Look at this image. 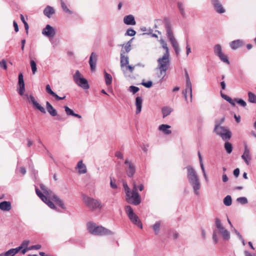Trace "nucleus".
<instances>
[{"label":"nucleus","mask_w":256,"mask_h":256,"mask_svg":"<svg viewBox=\"0 0 256 256\" xmlns=\"http://www.w3.org/2000/svg\"><path fill=\"white\" fill-rule=\"evenodd\" d=\"M46 108L48 112L52 116H58V112L56 109L54 108L52 105L48 102H46Z\"/></svg>","instance_id":"obj_27"},{"label":"nucleus","mask_w":256,"mask_h":256,"mask_svg":"<svg viewBox=\"0 0 256 256\" xmlns=\"http://www.w3.org/2000/svg\"><path fill=\"white\" fill-rule=\"evenodd\" d=\"M212 240L215 244H217L218 242V238L217 236V232L216 230H214L212 234Z\"/></svg>","instance_id":"obj_56"},{"label":"nucleus","mask_w":256,"mask_h":256,"mask_svg":"<svg viewBox=\"0 0 256 256\" xmlns=\"http://www.w3.org/2000/svg\"><path fill=\"white\" fill-rule=\"evenodd\" d=\"M124 164L128 165V168L126 170L127 176L129 178L132 177L136 172V167L134 164L128 159L124 161Z\"/></svg>","instance_id":"obj_12"},{"label":"nucleus","mask_w":256,"mask_h":256,"mask_svg":"<svg viewBox=\"0 0 256 256\" xmlns=\"http://www.w3.org/2000/svg\"><path fill=\"white\" fill-rule=\"evenodd\" d=\"M42 34L46 37L52 38L56 34V30L50 24H47L42 30Z\"/></svg>","instance_id":"obj_13"},{"label":"nucleus","mask_w":256,"mask_h":256,"mask_svg":"<svg viewBox=\"0 0 256 256\" xmlns=\"http://www.w3.org/2000/svg\"><path fill=\"white\" fill-rule=\"evenodd\" d=\"M120 60L121 70L122 72H124L125 71L124 68L128 65L129 60L128 57V56H124V52L123 49H122L120 51Z\"/></svg>","instance_id":"obj_15"},{"label":"nucleus","mask_w":256,"mask_h":256,"mask_svg":"<svg viewBox=\"0 0 256 256\" xmlns=\"http://www.w3.org/2000/svg\"><path fill=\"white\" fill-rule=\"evenodd\" d=\"M64 108L66 113L68 116H73L74 112L69 107H68V106H64Z\"/></svg>","instance_id":"obj_53"},{"label":"nucleus","mask_w":256,"mask_h":256,"mask_svg":"<svg viewBox=\"0 0 256 256\" xmlns=\"http://www.w3.org/2000/svg\"><path fill=\"white\" fill-rule=\"evenodd\" d=\"M110 186L112 188L116 189L118 188L117 184L116 183V180L114 178H110Z\"/></svg>","instance_id":"obj_52"},{"label":"nucleus","mask_w":256,"mask_h":256,"mask_svg":"<svg viewBox=\"0 0 256 256\" xmlns=\"http://www.w3.org/2000/svg\"><path fill=\"white\" fill-rule=\"evenodd\" d=\"M244 41L241 40H236L230 43V46L232 50H236L244 45Z\"/></svg>","instance_id":"obj_25"},{"label":"nucleus","mask_w":256,"mask_h":256,"mask_svg":"<svg viewBox=\"0 0 256 256\" xmlns=\"http://www.w3.org/2000/svg\"><path fill=\"white\" fill-rule=\"evenodd\" d=\"M218 56L219 57L220 60L222 62H225V63H226V64H230L229 60H228V58L226 56L224 55V54H223L222 53V54H220L219 56Z\"/></svg>","instance_id":"obj_45"},{"label":"nucleus","mask_w":256,"mask_h":256,"mask_svg":"<svg viewBox=\"0 0 256 256\" xmlns=\"http://www.w3.org/2000/svg\"><path fill=\"white\" fill-rule=\"evenodd\" d=\"M128 90L130 92H132L133 94H136L140 90L139 88L134 86H131L129 87Z\"/></svg>","instance_id":"obj_49"},{"label":"nucleus","mask_w":256,"mask_h":256,"mask_svg":"<svg viewBox=\"0 0 256 256\" xmlns=\"http://www.w3.org/2000/svg\"><path fill=\"white\" fill-rule=\"evenodd\" d=\"M12 208L11 202L9 201H3L0 202V209L8 212Z\"/></svg>","instance_id":"obj_26"},{"label":"nucleus","mask_w":256,"mask_h":256,"mask_svg":"<svg viewBox=\"0 0 256 256\" xmlns=\"http://www.w3.org/2000/svg\"><path fill=\"white\" fill-rule=\"evenodd\" d=\"M136 34V32L134 30H133L132 28H129L126 30V32L125 34V36H134Z\"/></svg>","instance_id":"obj_48"},{"label":"nucleus","mask_w":256,"mask_h":256,"mask_svg":"<svg viewBox=\"0 0 256 256\" xmlns=\"http://www.w3.org/2000/svg\"><path fill=\"white\" fill-rule=\"evenodd\" d=\"M104 78L106 81V84L107 86H109L112 83V76L104 71Z\"/></svg>","instance_id":"obj_37"},{"label":"nucleus","mask_w":256,"mask_h":256,"mask_svg":"<svg viewBox=\"0 0 256 256\" xmlns=\"http://www.w3.org/2000/svg\"><path fill=\"white\" fill-rule=\"evenodd\" d=\"M224 204L226 206H230L232 203V198L230 196H226L224 199Z\"/></svg>","instance_id":"obj_42"},{"label":"nucleus","mask_w":256,"mask_h":256,"mask_svg":"<svg viewBox=\"0 0 256 256\" xmlns=\"http://www.w3.org/2000/svg\"><path fill=\"white\" fill-rule=\"evenodd\" d=\"M46 204L51 208L53 209V210H56V207L55 205L50 200H48L46 202Z\"/></svg>","instance_id":"obj_58"},{"label":"nucleus","mask_w":256,"mask_h":256,"mask_svg":"<svg viewBox=\"0 0 256 256\" xmlns=\"http://www.w3.org/2000/svg\"><path fill=\"white\" fill-rule=\"evenodd\" d=\"M134 66H130V65H127L124 68V72H123V74H124V76H126V77H128V76H130V75H128V70L130 72V73H132L134 70Z\"/></svg>","instance_id":"obj_35"},{"label":"nucleus","mask_w":256,"mask_h":256,"mask_svg":"<svg viewBox=\"0 0 256 256\" xmlns=\"http://www.w3.org/2000/svg\"><path fill=\"white\" fill-rule=\"evenodd\" d=\"M224 148L228 154H230L232 153L233 149V146L232 144L230 142H226L224 143Z\"/></svg>","instance_id":"obj_36"},{"label":"nucleus","mask_w":256,"mask_h":256,"mask_svg":"<svg viewBox=\"0 0 256 256\" xmlns=\"http://www.w3.org/2000/svg\"><path fill=\"white\" fill-rule=\"evenodd\" d=\"M0 66L4 70L7 69L6 62L4 60H2L1 62H0Z\"/></svg>","instance_id":"obj_59"},{"label":"nucleus","mask_w":256,"mask_h":256,"mask_svg":"<svg viewBox=\"0 0 256 256\" xmlns=\"http://www.w3.org/2000/svg\"><path fill=\"white\" fill-rule=\"evenodd\" d=\"M248 101L251 103L256 104V96L252 92H248Z\"/></svg>","instance_id":"obj_41"},{"label":"nucleus","mask_w":256,"mask_h":256,"mask_svg":"<svg viewBox=\"0 0 256 256\" xmlns=\"http://www.w3.org/2000/svg\"><path fill=\"white\" fill-rule=\"evenodd\" d=\"M40 188L43 191L44 193L46 196L44 195V194L40 197V198L46 204V202L50 200L49 197L50 196V193L51 192L48 190L46 186L42 184H40Z\"/></svg>","instance_id":"obj_18"},{"label":"nucleus","mask_w":256,"mask_h":256,"mask_svg":"<svg viewBox=\"0 0 256 256\" xmlns=\"http://www.w3.org/2000/svg\"><path fill=\"white\" fill-rule=\"evenodd\" d=\"M125 210L128 217H130L134 214L132 208L129 205L126 206H125Z\"/></svg>","instance_id":"obj_44"},{"label":"nucleus","mask_w":256,"mask_h":256,"mask_svg":"<svg viewBox=\"0 0 256 256\" xmlns=\"http://www.w3.org/2000/svg\"><path fill=\"white\" fill-rule=\"evenodd\" d=\"M18 85L19 88L17 90L20 96H22L25 92V84L24 80V76L22 72L20 73L18 76Z\"/></svg>","instance_id":"obj_14"},{"label":"nucleus","mask_w":256,"mask_h":256,"mask_svg":"<svg viewBox=\"0 0 256 256\" xmlns=\"http://www.w3.org/2000/svg\"><path fill=\"white\" fill-rule=\"evenodd\" d=\"M73 78L75 83L83 89L87 90L89 88L90 86L88 80L82 76L78 70L76 72V73L73 76Z\"/></svg>","instance_id":"obj_8"},{"label":"nucleus","mask_w":256,"mask_h":256,"mask_svg":"<svg viewBox=\"0 0 256 256\" xmlns=\"http://www.w3.org/2000/svg\"><path fill=\"white\" fill-rule=\"evenodd\" d=\"M124 22L126 25L134 26L136 24L134 16L132 14L126 16L124 18Z\"/></svg>","instance_id":"obj_21"},{"label":"nucleus","mask_w":256,"mask_h":256,"mask_svg":"<svg viewBox=\"0 0 256 256\" xmlns=\"http://www.w3.org/2000/svg\"><path fill=\"white\" fill-rule=\"evenodd\" d=\"M216 226L219 232L222 236L224 240H228L230 238V234L229 232L226 230L221 224L220 220L216 218L215 220Z\"/></svg>","instance_id":"obj_10"},{"label":"nucleus","mask_w":256,"mask_h":256,"mask_svg":"<svg viewBox=\"0 0 256 256\" xmlns=\"http://www.w3.org/2000/svg\"><path fill=\"white\" fill-rule=\"evenodd\" d=\"M142 84L146 88H150L152 86V82L151 80H148L146 82H142Z\"/></svg>","instance_id":"obj_55"},{"label":"nucleus","mask_w":256,"mask_h":256,"mask_svg":"<svg viewBox=\"0 0 256 256\" xmlns=\"http://www.w3.org/2000/svg\"><path fill=\"white\" fill-rule=\"evenodd\" d=\"M236 201L242 204H246L248 202L246 197H240L236 199Z\"/></svg>","instance_id":"obj_51"},{"label":"nucleus","mask_w":256,"mask_h":256,"mask_svg":"<svg viewBox=\"0 0 256 256\" xmlns=\"http://www.w3.org/2000/svg\"><path fill=\"white\" fill-rule=\"evenodd\" d=\"M73 78L75 83L83 89L87 90L89 88L90 86L88 80L82 76L78 70L76 72V73L73 76Z\"/></svg>","instance_id":"obj_9"},{"label":"nucleus","mask_w":256,"mask_h":256,"mask_svg":"<svg viewBox=\"0 0 256 256\" xmlns=\"http://www.w3.org/2000/svg\"><path fill=\"white\" fill-rule=\"evenodd\" d=\"M60 4L62 10L68 14H73V12L68 8L66 4L62 0H60Z\"/></svg>","instance_id":"obj_38"},{"label":"nucleus","mask_w":256,"mask_h":256,"mask_svg":"<svg viewBox=\"0 0 256 256\" xmlns=\"http://www.w3.org/2000/svg\"><path fill=\"white\" fill-rule=\"evenodd\" d=\"M70 241L72 243L78 244L82 247L84 246V244L82 240L73 239V240H70Z\"/></svg>","instance_id":"obj_50"},{"label":"nucleus","mask_w":256,"mask_h":256,"mask_svg":"<svg viewBox=\"0 0 256 256\" xmlns=\"http://www.w3.org/2000/svg\"><path fill=\"white\" fill-rule=\"evenodd\" d=\"M30 64L32 74H34L37 70L36 64L34 60H31L30 62Z\"/></svg>","instance_id":"obj_46"},{"label":"nucleus","mask_w":256,"mask_h":256,"mask_svg":"<svg viewBox=\"0 0 256 256\" xmlns=\"http://www.w3.org/2000/svg\"><path fill=\"white\" fill-rule=\"evenodd\" d=\"M40 188L43 191L44 193L46 196L44 195V194L40 197V198L46 204V202L50 200L49 197L50 196V193L51 192L48 190L46 186L42 184H40Z\"/></svg>","instance_id":"obj_17"},{"label":"nucleus","mask_w":256,"mask_h":256,"mask_svg":"<svg viewBox=\"0 0 256 256\" xmlns=\"http://www.w3.org/2000/svg\"><path fill=\"white\" fill-rule=\"evenodd\" d=\"M142 100L140 96H137L136 98V114H139L142 110Z\"/></svg>","instance_id":"obj_29"},{"label":"nucleus","mask_w":256,"mask_h":256,"mask_svg":"<svg viewBox=\"0 0 256 256\" xmlns=\"http://www.w3.org/2000/svg\"><path fill=\"white\" fill-rule=\"evenodd\" d=\"M124 54L125 53H128L129 52L130 50H131V46H128V45H127V44H126L124 46Z\"/></svg>","instance_id":"obj_63"},{"label":"nucleus","mask_w":256,"mask_h":256,"mask_svg":"<svg viewBox=\"0 0 256 256\" xmlns=\"http://www.w3.org/2000/svg\"><path fill=\"white\" fill-rule=\"evenodd\" d=\"M160 222L158 221L156 222L155 224H154L152 226V228L155 234H158L160 232Z\"/></svg>","instance_id":"obj_39"},{"label":"nucleus","mask_w":256,"mask_h":256,"mask_svg":"<svg viewBox=\"0 0 256 256\" xmlns=\"http://www.w3.org/2000/svg\"><path fill=\"white\" fill-rule=\"evenodd\" d=\"M52 96L54 97L55 98V99L58 101L60 100H63L66 98L65 96H64L62 97H60V96H58L56 92L54 93V94Z\"/></svg>","instance_id":"obj_61"},{"label":"nucleus","mask_w":256,"mask_h":256,"mask_svg":"<svg viewBox=\"0 0 256 256\" xmlns=\"http://www.w3.org/2000/svg\"><path fill=\"white\" fill-rule=\"evenodd\" d=\"M82 196L86 206L92 210L102 208L101 203L98 200L88 196L86 194H82Z\"/></svg>","instance_id":"obj_7"},{"label":"nucleus","mask_w":256,"mask_h":256,"mask_svg":"<svg viewBox=\"0 0 256 256\" xmlns=\"http://www.w3.org/2000/svg\"><path fill=\"white\" fill-rule=\"evenodd\" d=\"M126 200L129 204L138 206L141 202L140 196L137 192L136 185L135 182L133 184V189L132 194L126 198Z\"/></svg>","instance_id":"obj_5"},{"label":"nucleus","mask_w":256,"mask_h":256,"mask_svg":"<svg viewBox=\"0 0 256 256\" xmlns=\"http://www.w3.org/2000/svg\"><path fill=\"white\" fill-rule=\"evenodd\" d=\"M123 186H124V190H125V192L126 194V198L127 196H129L130 194H132V192L130 191V188L128 186L126 182L123 183Z\"/></svg>","instance_id":"obj_47"},{"label":"nucleus","mask_w":256,"mask_h":256,"mask_svg":"<svg viewBox=\"0 0 256 256\" xmlns=\"http://www.w3.org/2000/svg\"><path fill=\"white\" fill-rule=\"evenodd\" d=\"M178 8L180 10V12L183 18L186 17V14L184 12V8L183 4L181 2H178Z\"/></svg>","instance_id":"obj_40"},{"label":"nucleus","mask_w":256,"mask_h":256,"mask_svg":"<svg viewBox=\"0 0 256 256\" xmlns=\"http://www.w3.org/2000/svg\"><path fill=\"white\" fill-rule=\"evenodd\" d=\"M22 250V247L10 248L8 251L0 254V256H14Z\"/></svg>","instance_id":"obj_20"},{"label":"nucleus","mask_w":256,"mask_h":256,"mask_svg":"<svg viewBox=\"0 0 256 256\" xmlns=\"http://www.w3.org/2000/svg\"><path fill=\"white\" fill-rule=\"evenodd\" d=\"M242 158L244 160L246 163L248 165L249 164V160H250V151L248 149V146L246 145L244 146V154L242 156Z\"/></svg>","instance_id":"obj_24"},{"label":"nucleus","mask_w":256,"mask_h":256,"mask_svg":"<svg viewBox=\"0 0 256 256\" xmlns=\"http://www.w3.org/2000/svg\"><path fill=\"white\" fill-rule=\"evenodd\" d=\"M170 128V126L169 125L162 124L159 126L158 129L162 131L165 134H169L172 133V131L168 130Z\"/></svg>","instance_id":"obj_32"},{"label":"nucleus","mask_w":256,"mask_h":256,"mask_svg":"<svg viewBox=\"0 0 256 256\" xmlns=\"http://www.w3.org/2000/svg\"><path fill=\"white\" fill-rule=\"evenodd\" d=\"M54 10L50 6H47L44 10V14L48 18H50L54 14Z\"/></svg>","instance_id":"obj_31"},{"label":"nucleus","mask_w":256,"mask_h":256,"mask_svg":"<svg viewBox=\"0 0 256 256\" xmlns=\"http://www.w3.org/2000/svg\"><path fill=\"white\" fill-rule=\"evenodd\" d=\"M163 48L166 50V52L162 57L158 58V68L160 70L161 74L162 72H166L168 69L170 62L169 49L168 46H164Z\"/></svg>","instance_id":"obj_4"},{"label":"nucleus","mask_w":256,"mask_h":256,"mask_svg":"<svg viewBox=\"0 0 256 256\" xmlns=\"http://www.w3.org/2000/svg\"><path fill=\"white\" fill-rule=\"evenodd\" d=\"M41 247L42 246L40 244L32 245L29 246V250H39L41 248Z\"/></svg>","instance_id":"obj_60"},{"label":"nucleus","mask_w":256,"mask_h":256,"mask_svg":"<svg viewBox=\"0 0 256 256\" xmlns=\"http://www.w3.org/2000/svg\"><path fill=\"white\" fill-rule=\"evenodd\" d=\"M220 96L224 100H226L228 103H230L231 105L234 106L235 102L234 100L232 99L229 96L223 94L222 92H220Z\"/></svg>","instance_id":"obj_34"},{"label":"nucleus","mask_w":256,"mask_h":256,"mask_svg":"<svg viewBox=\"0 0 256 256\" xmlns=\"http://www.w3.org/2000/svg\"><path fill=\"white\" fill-rule=\"evenodd\" d=\"M240 169L238 168L234 169L233 172V174L234 176L236 178L238 177L240 174Z\"/></svg>","instance_id":"obj_64"},{"label":"nucleus","mask_w":256,"mask_h":256,"mask_svg":"<svg viewBox=\"0 0 256 256\" xmlns=\"http://www.w3.org/2000/svg\"><path fill=\"white\" fill-rule=\"evenodd\" d=\"M77 168L79 169L78 173L80 174H84L87 172L86 166L83 164L82 160H80L77 164Z\"/></svg>","instance_id":"obj_30"},{"label":"nucleus","mask_w":256,"mask_h":256,"mask_svg":"<svg viewBox=\"0 0 256 256\" xmlns=\"http://www.w3.org/2000/svg\"><path fill=\"white\" fill-rule=\"evenodd\" d=\"M52 200L55 202L56 205L62 208H66L63 202L56 194H54L52 196Z\"/></svg>","instance_id":"obj_28"},{"label":"nucleus","mask_w":256,"mask_h":256,"mask_svg":"<svg viewBox=\"0 0 256 256\" xmlns=\"http://www.w3.org/2000/svg\"><path fill=\"white\" fill-rule=\"evenodd\" d=\"M234 102H236L238 104L243 107H245L246 106V102L242 99L235 98Z\"/></svg>","instance_id":"obj_54"},{"label":"nucleus","mask_w":256,"mask_h":256,"mask_svg":"<svg viewBox=\"0 0 256 256\" xmlns=\"http://www.w3.org/2000/svg\"><path fill=\"white\" fill-rule=\"evenodd\" d=\"M172 111V108L168 106H164L162 110V117L164 118L165 117L167 116L170 114Z\"/></svg>","instance_id":"obj_33"},{"label":"nucleus","mask_w":256,"mask_h":256,"mask_svg":"<svg viewBox=\"0 0 256 256\" xmlns=\"http://www.w3.org/2000/svg\"><path fill=\"white\" fill-rule=\"evenodd\" d=\"M27 97L29 100V102L32 104L34 109L39 110L43 114L46 113L45 108L36 100L34 96L32 94H30L29 96L27 95Z\"/></svg>","instance_id":"obj_11"},{"label":"nucleus","mask_w":256,"mask_h":256,"mask_svg":"<svg viewBox=\"0 0 256 256\" xmlns=\"http://www.w3.org/2000/svg\"><path fill=\"white\" fill-rule=\"evenodd\" d=\"M188 90L190 92V98H192V85L190 79L186 81V88L184 90L182 91V94L184 95L186 100H187V92Z\"/></svg>","instance_id":"obj_22"},{"label":"nucleus","mask_w":256,"mask_h":256,"mask_svg":"<svg viewBox=\"0 0 256 256\" xmlns=\"http://www.w3.org/2000/svg\"><path fill=\"white\" fill-rule=\"evenodd\" d=\"M164 23L165 28L166 29V36L169 39L170 42L175 51L176 55L178 56L180 52V49L179 48L178 44L174 36L171 24L169 18H164Z\"/></svg>","instance_id":"obj_2"},{"label":"nucleus","mask_w":256,"mask_h":256,"mask_svg":"<svg viewBox=\"0 0 256 256\" xmlns=\"http://www.w3.org/2000/svg\"><path fill=\"white\" fill-rule=\"evenodd\" d=\"M186 168L188 171L187 178L188 182L192 186L194 194L196 195H198L199 194L198 190H200V185L196 172L194 168L190 165L188 166Z\"/></svg>","instance_id":"obj_1"},{"label":"nucleus","mask_w":256,"mask_h":256,"mask_svg":"<svg viewBox=\"0 0 256 256\" xmlns=\"http://www.w3.org/2000/svg\"><path fill=\"white\" fill-rule=\"evenodd\" d=\"M128 218H130L131 222L133 224L138 226L140 228H142V222L140 221V218H138V216L136 214H134L130 217H128Z\"/></svg>","instance_id":"obj_23"},{"label":"nucleus","mask_w":256,"mask_h":256,"mask_svg":"<svg viewBox=\"0 0 256 256\" xmlns=\"http://www.w3.org/2000/svg\"><path fill=\"white\" fill-rule=\"evenodd\" d=\"M214 54L217 56H219L220 54L222 53V47L220 44H217L215 45V46L214 47Z\"/></svg>","instance_id":"obj_43"},{"label":"nucleus","mask_w":256,"mask_h":256,"mask_svg":"<svg viewBox=\"0 0 256 256\" xmlns=\"http://www.w3.org/2000/svg\"><path fill=\"white\" fill-rule=\"evenodd\" d=\"M115 156L116 157H117L118 158H120L121 160L124 158L123 154L120 152H119V151H117L116 152Z\"/></svg>","instance_id":"obj_62"},{"label":"nucleus","mask_w":256,"mask_h":256,"mask_svg":"<svg viewBox=\"0 0 256 256\" xmlns=\"http://www.w3.org/2000/svg\"><path fill=\"white\" fill-rule=\"evenodd\" d=\"M211 2L215 10L219 14H223L225 12L224 8L218 0H211Z\"/></svg>","instance_id":"obj_16"},{"label":"nucleus","mask_w":256,"mask_h":256,"mask_svg":"<svg viewBox=\"0 0 256 256\" xmlns=\"http://www.w3.org/2000/svg\"><path fill=\"white\" fill-rule=\"evenodd\" d=\"M46 92L48 94H50V95H51L52 96H53V95L54 94V92H53L51 88H50V84H47L46 86Z\"/></svg>","instance_id":"obj_57"},{"label":"nucleus","mask_w":256,"mask_h":256,"mask_svg":"<svg viewBox=\"0 0 256 256\" xmlns=\"http://www.w3.org/2000/svg\"><path fill=\"white\" fill-rule=\"evenodd\" d=\"M87 228L89 232L96 236H106L112 235L113 232L110 230L101 226H96V224L93 222H88L87 223Z\"/></svg>","instance_id":"obj_3"},{"label":"nucleus","mask_w":256,"mask_h":256,"mask_svg":"<svg viewBox=\"0 0 256 256\" xmlns=\"http://www.w3.org/2000/svg\"><path fill=\"white\" fill-rule=\"evenodd\" d=\"M97 60V55L96 53L92 52L89 60V64L90 66V70L94 71L96 68V63Z\"/></svg>","instance_id":"obj_19"},{"label":"nucleus","mask_w":256,"mask_h":256,"mask_svg":"<svg viewBox=\"0 0 256 256\" xmlns=\"http://www.w3.org/2000/svg\"><path fill=\"white\" fill-rule=\"evenodd\" d=\"M214 132L220 136L224 140H228L232 137L231 132L224 126H220V124H216L214 128Z\"/></svg>","instance_id":"obj_6"}]
</instances>
